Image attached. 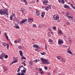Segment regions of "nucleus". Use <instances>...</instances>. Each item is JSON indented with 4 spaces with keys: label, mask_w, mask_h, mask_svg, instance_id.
<instances>
[{
    "label": "nucleus",
    "mask_w": 75,
    "mask_h": 75,
    "mask_svg": "<svg viewBox=\"0 0 75 75\" xmlns=\"http://www.w3.org/2000/svg\"><path fill=\"white\" fill-rule=\"evenodd\" d=\"M40 60L42 61V63L44 64H50L47 60H45L42 58L40 59Z\"/></svg>",
    "instance_id": "7ed1b4c3"
},
{
    "label": "nucleus",
    "mask_w": 75,
    "mask_h": 75,
    "mask_svg": "<svg viewBox=\"0 0 75 75\" xmlns=\"http://www.w3.org/2000/svg\"><path fill=\"white\" fill-rule=\"evenodd\" d=\"M44 68L45 70H47V69H48V68H47V67L46 66H45L44 67Z\"/></svg>",
    "instance_id": "ea45409f"
},
{
    "label": "nucleus",
    "mask_w": 75,
    "mask_h": 75,
    "mask_svg": "<svg viewBox=\"0 0 75 75\" xmlns=\"http://www.w3.org/2000/svg\"><path fill=\"white\" fill-rule=\"evenodd\" d=\"M60 60H61V61L62 62H65V59H64L63 58H61Z\"/></svg>",
    "instance_id": "412c9836"
},
{
    "label": "nucleus",
    "mask_w": 75,
    "mask_h": 75,
    "mask_svg": "<svg viewBox=\"0 0 75 75\" xmlns=\"http://www.w3.org/2000/svg\"><path fill=\"white\" fill-rule=\"evenodd\" d=\"M24 57H23V56H22V59H24Z\"/></svg>",
    "instance_id": "052dcab7"
},
{
    "label": "nucleus",
    "mask_w": 75,
    "mask_h": 75,
    "mask_svg": "<svg viewBox=\"0 0 75 75\" xmlns=\"http://www.w3.org/2000/svg\"><path fill=\"white\" fill-rule=\"evenodd\" d=\"M37 62V59H36L33 61L34 62Z\"/></svg>",
    "instance_id": "37998d69"
},
{
    "label": "nucleus",
    "mask_w": 75,
    "mask_h": 75,
    "mask_svg": "<svg viewBox=\"0 0 75 75\" xmlns=\"http://www.w3.org/2000/svg\"><path fill=\"white\" fill-rule=\"evenodd\" d=\"M44 1L47 4L48 3V1L47 0H45Z\"/></svg>",
    "instance_id": "bb28decb"
},
{
    "label": "nucleus",
    "mask_w": 75,
    "mask_h": 75,
    "mask_svg": "<svg viewBox=\"0 0 75 75\" xmlns=\"http://www.w3.org/2000/svg\"><path fill=\"white\" fill-rule=\"evenodd\" d=\"M59 33L60 34H61V35H62V30H59Z\"/></svg>",
    "instance_id": "7c9ffc66"
},
{
    "label": "nucleus",
    "mask_w": 75,
    "mask_h": 75,
    "mask_svg": "<svg viewBox=\"0 0 75 75\" xmlns=\"http://www.w3.org/2000/svg\"><path fill=\"white\" fill-rule=\"evenodd\" d=\"M53 29H54V30H56V27H54L53 28Z\"/></svg>",
    "instance_id": "4d7b16f0"
},
{
    "label": "nucleus",
    "mask_w": 75,
    "mask_h": 75,
    "mask_svg": "<svg viewBox=\"0 0 75 75\" xmlns=\"http://www.w3.org/2000/svg\"><path fill=\"white\" fill-rule=\"evenodd\" d=\"M58 1L59 3H63V4H64V1L63 0H58Z\"/></svg>",
    "instance_id": "a211bd4d"
},
{
    "label": "nucleus",
    "mask_w": 75,
    "mask_h": 75,
    "mask_svg": "<svg viewBox=\"0 0 75 75\" xmlns=\"http://www.w3.org/2000/svg\"><path fill=\"white\" fill-rule=\"evenodd\" d=\"M4 57V54H1V55L0 56V59H3V57Z\"/></svg>",
    "instance_id": "6ab92c4d"
},
{
    "label": "nucleus",
    "mask_w": 75,
    "mask_h": 75,
    "mask_svg": "<svg viewBox=\"0 0 75 75\" xmlns=\"http://www.w3.org/2000/svg\"><path fill=\"white\" fill-rule=\"evenodd\" d=\"M49 42H51V44H52V40L51 39H49Z\"/></svg>",
    "instance_id": "cd10ccee"
},
{
    "label": "nucleus",
    "mask_w": 75,
    "mask_h": 75,
    "mask_svg": "<svg viewBox=\"0 0 75 75\" xmlns=\"http://www.w3.org/2000/svg\"><path fill=\"white\" fill-rule=\"evenodd\" d=\"M14 19L15 21H16V22H17V23H18V19L16 17H15L14 18Z\"/></svg>",
    "instance_id": "ddd939ff"
},
{
    "label": "nucleus",
    "mask_w": 75,
    "mask_h": 75,
    "mask_svg": "<svg viewBox=\"0 0 75 75\" xmlns=\"http://www.w3.org/2000/svg\"><path fill=\"white\" fill-rule=\"evenodd\" d=\"M8 9V8L5 9H0V14L1 15H5V17H8V13L7 11Z\"/></svg>",
    "instance_id": "f257e3e1"
},
{
    "label": "nucleus",
    "mask_w": 75,
    "mask_h": 75,
    "mask_svg": "<svg viewBox=\"0 0 75 75\" xmlns=\"http://www.w3.org/2000/svg\"><path fill=\"white\" fill-rule=\"evenodd\" d=\"M69 15H70V14L69 13H67L66 15H65V16H66V17H67L68 18H71V19H72V17L69 16Z\"/></svg>",
    "instance_id": "9d476101"
},
{
    "label": "nucleus",
    "mask_w": 75,
    "mask_h": 75,
    "mask_svg": "<svg viewBox=\"0 0 75 75\" xmlns=\"http://www.w3.org/2000/svg\"><path fill=\"white\" fill-rule=\"evenodd\" d=\"M28 19H25L23 20L22 21H21L20 22V24H23L25 22H27V21Z\"/></svg>",
    "instance_id": "423d86ee"
},
{
    "label": "nucleus",
    "mask_w": 75,
    "mask_h": 75,
    "mask_svg": "<svg viewBox=\"0 0 75 75\" xmlns=\"http://www.w3.org/2000/svg\"><path fill=\"white\" fill-rule=\"evenodd\" d=\"M22 1H23L24 3H25V5H27V1L26 0H21Z\"/></svg>",
    "instance_id": "dca6fc26"
},
{
    "label": "nucleus",
    "mask_w": 75,
    "mask_h": 75,
    "mask_svg": "<svg viewBox=\"0 0 75 75\" xmlns=\"http://www.w3.org/2000/svg\"><path fill=\"white\" fill-rule=\"evenodd\" d=\"M14 24L15 25L14 26V28H16L20 29V27H19V26H18V25L16 23H15Z\"/></svg>",
    "instance_id": "1a4fd4ad"
},
{
    "label": "nucleus",
    "mask_w": 75,
    "mask_h": 75,
    "mask_svg": "<svg viewBox=\"0 0 75 75\" xmlns=\"http://www.w3.org/2000/svg\"><path fill=\"white\" fill-rule=\"evenodd\" d=\"M33 47L34 48V47H35V48H38V49H40V47L38 46V45H33Z\"/></svg>",
    "instance_id": "9b49d317"
},
{
    "label": "nucleus",
    "mask_w": 75,
    "mask_h": 75,
    "mask_svg": "<svg viewBox=\"0 0 75 75\" xmlns=\"http://www.w3.org/2000/svg\"><path fill=\"white\" fill-rule=\"evenodd\" d=\"M4 58H6H6H8V55H6L5 56H4Z\"/></svg>",
    "instance_id": "58836bf2"
},
{
    "label": "nucleus",
    "mask_w": 75,
    "mask_h": 75,
    "mask_svg": "<svg viewBox=\"0 0 75 75\" xmlns=\"http://www.w3.org/2000/svg\"><path fill=\"white\" fill-rule=\"evenodd\" d=\"M48 75H51V74L50 73H48Z\"/></svg>",
    "instance_id": "680f3d73"
},
{
    "label": "nucleus",
    "mask_w": 75,
    "mask_h": 75,
    "mask_svg": "<svg viewBox=\"0 0 75 75\" xmlns=\"http://www.w3.org/2000/svg\"><path fill=\"white\" fill-rule=\"evenodd\" d=\"M66 24L67 25H70V23L69 21L67 22Z\"/></svg>",
    "instance_id": "4be33fe9"
},
{
    "label": "nucleus",
    "mask_w": 75,
    "mask_h": 75,
    "mask_svg": "<svg viewBox=\"0 0 75 75\" xmlns=\"http://www.w3.org/2000/svg\"><path fill=\"white\" fill-rule=\"evenodd\" d=\"M39 28H41V25H39Z\"/></svg>",
    "instance_id": "de8ad7c7"
},
{
    "label": "nucleus",
    "mask_w": 75,
    "mask_h": 75,
    "mask_svg": "<svg viewBox=\"0 0 75 75\" xmlns=\"http://www.w3.org/2000/svg\"><path fill=\"white\" fill-rule=\"evenodd\" d=\"M10 18L11 20H13V16H10Z\"/></svg>",
    "instance_id": "f704fd0d"
},
{
    "label": "nucleus",
    "mask_w": 75,
    "mask_h": 75,
    "mask_svg": "<svg viewBox=\"0 0 75 75\" xmlns=\"http://www.w3.org/2000/svg\"><path fill=\"white\" fill-rule=\"evenodd\" d=\"M21 11H22L23 13H24V12H25V10L24 9V8H22L21 9Z\"/></svg>",
    "instance_id": "c756f323"
},
{
    "label": "nucleus",
    "mask_w": 75,
    "mask_h": 75,
    "mask_svg": "<svg viewBox=\"0 0 75 75\" xmlns=\"http://www.w3.org/2000/svg\"><path fill=\"white\" fill-rule=\"evenodd\" d=\"M4 35L6 38V40H8V36H7V33H4Z\"/></svg>",
    "instance_id": "f8f14e48"
},
{
    "label": "nucleus",
    "mask_w": 75,
    "mask_h": 75,
    "mask_svg": "<svg viewBox=\"0 0 75 75\" xmlns=\"http://www.w3.org/2000/svg\"><path fill=\"white\" fill-rule=\"evenodd\" d=\"M4 71H7L8 70L7 68L6 67H4Z\"/></svg>",
    "instance_id": "a878e982"
},
{
    "label": "nucleus",
    "mask_w": 75,
    "mask_h": 75,
    "mask_svg": "<svg viewBox=\"0 0 75 75\" xmlns=\"http://www.w3.org/2000/svg\"><path fill=\"white\" fill-rule=\"evenodd\" d=\"M10 45H12V43H11L10 42Z\"/></svg>",
    "instance_id": "338daca9"
},
{
    "label": "nucleus",
    "mask_w": 75,
    "mask_h": 75,
    "mask_svg": "<svg viewBox=\"0 0 75 75\" xmlns=\"http://www.w3.org/2000/svg\"><path fill=\"white\" fill-rule=\"evenodd\" d=\"M17 42H18V40H15V41H14V43H15V44H16V43H17Z\"/></svg>",
    "instance_id": "a18cd8bd"
},
{
    "label": "nucleus",
    "mask_w": 75,
    "mask_h": 75,
    "mask_svg": "<svg viewBox=\"0 0 75 75\" xmlns=\"http://www.w3.org/2000/svg\"><path fill=\"white\" fill-rule=\"evenodd\" d=\"M39 71H42V69H39Z\"/></svg>",
    "instance_id": "13d9d810"
},
{
    "label": "nucleus",
    "mask_w": 75,
    "mask_h": 75,
    "mask_svg": "<svg viewBox=\"0 0 75 75\" xmlns=\"http://www.w3.org/2000/svg\"><path fill=\"white\" fill-rule=\"evenodd\" d=\"M51 34H52V35H54V32H52Z\"/></svg>",
    "instance_id": "bf43d9fd"
},
{
    "label": "nucleus",
    "mask_w": 75,
    "mask_h": 75,
    "mask_svg": "<svg viewBox=\"0 0 75 75\" xmlns=\"http://www.w3.org/2000/svg\"><path fill=\"white\" fill-rule=\"evenodd\" d=\"M30 64V65H33V62L32 61H30L29 62Z\"/></svg>",
    "instance_id": "393cba45"
},
{
    "label": "nucleus",
    "mask_w": 75,
    "mask_h": 75,
    "mask_svg": "<svg viewBox=\"0 0 75 75\" xmlns=\"http://www.w3.org/2000/svg\"><path fill=\"white\" fill-rule=\"evenodd\" d=\"M19 52L20 53V55H21V56H23V51L21 50L19 51Z\"/></svg>",
    "instance_id": "f3484780"
},
{
    "label": "nucleus",
    "mask_w": 75,
    "mask_h": 75,
    "mask_svg": "<svg viewBox=\"0 0 75 75\" xmlns=\"http://www.w3.org/2000/svg\"><path fill=\"white\" fill-rule=\"evenodd\" d=\"M40 74H43V72L42 71H40Z\"/></svg>",
    "instance_id": "603ef678"
},
{
    "label": "nucleus",
    "mask_w": 75,
    "mask_h": 75,
    "mask_svg": "<svg viewBox=\"0 0 75 75\" xmlns=\"http://www.w3.org/2000/svg\"><path fill=\"white\" fill-rule=\"evenodd\" d=\"M24 66H25V65H26V64H25V63H24Z\"/></svg>",
    "instance_id": "e2e57ef3"
},
{
    "label": "nucleus",
    "mask_w": 75,
    "mask_h": 75,
    "mask_svg": "<svg viewBox=\"0 0 75 75\" xmlns=\"http://www.w3.org/2000/svg\"><path fill=\"white\" fill-rule=\"evenodd\" d=\"M43 4L44 5H45V6H46V5H47V4L44 1L43 2Z\"/></svg>",
    "instance_id": "79ce46f5"
},
{
    "label": "nucleus",
    "mask_w": 75,
    "mask_h": 75,
    "mask_svg": "<svg viewBox=\"0 0 75 75\" xmlns=\"http://www.w3.org/2000/svg\"><path fill=\"white\" fill-rule=\"evenodd\" d=\"M67 53H68V54H71V55H72L73 54L72 53V52H71V50L69 51V52H67Z\"/></svg>",
    "instance_id": "b1692460"
},
{
    "label": "nucleus",
    "mask_w": 75,
    "mask_h": 75,
    "mask_svg": "<svg viewBox=\"0 0 75 75\" xmlns=\"http://www.w3.org/2000/svg\"><path fill=\"white\" fill-rule=\"evenodd\" d=\"M57 58L59 60H61V57H60V56H58V57L57 56Z\"/></svg>",
    "instance_id": "5701e85b"
},
{
    "label": "nucleus",
    "mask_w": 75,
    "mask_h": 75,
    "mask_svg": "<svg viewBox=\"0 0 75 75\" xmlns=\"http://www.w3.org/2000/svg\"><path fill=\"white\" fill-rule=\"evenodd\" d=\"M56 72H57V71H56V70H54L53 71V73H56Z\"/></svg>",
    "instance_id": "5fc2aeb1"
},
{
    "label": "nucleus",
    "mask_w": 75,
    "mask_h": 75,
    "mask_svg": "<svg viewBox=\"0 0 75 75\" xmlns=\"http://www.w3.org/2000/svg\"><path fill=\"white\" fill-rule=\"evenodd\" d=\"M33 4H34L35 3V1H33L32 2Z\"/></svg>",
    "instance_id": "6e6d98bb"
},
{
    "label": "nucleus",
    "mask_w": 75,
    "mask_h": 75,
    "mask_svg": "<svg viewBox=\"0 0 75 75\" xmlns=\"http://www.w3.org/2000/svg\"><path fill=\"white\" fill-rule=\"evenodd\" d=\"M38 12L39 14H40V13H39V11H38V10H37V9H36L35 14L37 15L38 16H40V15L39 14H38Z\"/></svg>",
    "instance_id": "2eb2a0df"
},
{
    "label": "nucleus",
    "mask_w": 75,
    "mask_h": 75,
    "mask_svg": "<svg viewBox=\"0 0 75 75\" xmlns=\"http://www.w3.org/2000/svg\"><path fill=\"white\" fill-rule=\"evenodd\" d=\"M23 59H26V58H25V57H24Z\"/></svg>",
    "instance_id": "0e129e2a"
},
{
    "label": "nucleus",
    "mask_w": 75,
    "mask_h": 75,
    "mask_svg": "<svg viewBox=\"0 0 75 75\" xmlns=\"http://www.w3.org/2000/svg\"><path fill=\"white\" fill-rule=\"evenodd\" d=\"M40 61V59H38V60L37 61V62H39Z\"/></svg>",
    "instance_id": "69168bd1"
},
{
    "label": "nucleus",
    "mask_w": 75,
    "mask_h": 75,
    "mask_svg": "<svg viewBox=\"0 0 75 75\" xmlns=\"http://www.w3.org/2000/svg\"><path fill=\"white\" fill-rule=\"evenodd\" d=\"M20 68L18 69V70L17 71L18 72L20 71Z\"/></svg>",
    "instance_id": "864d4df0"
},
{
    "label": "nucleus",
    "mask_w": 75,
    "mask_h": 75,
    "mask_svg": "<svg viewBox=\"0 0 75 75\" xmlns=\"http://www.w3.org/2000/svg\"><path fill=\"white\" fill-rule=\"evenodd\" d=\"M18 62V60L17 59L14 60L12 63H11V64H13V63H16V62Z\"/></svg>",
    "instance_id": "4468645a"
},
{
    "label": "nucleus",
    "mask_w": 75,
    "mask_h": 75,
    "mask_svg": "<svg viewBox=\"0 0 75 75\" xmlns=\"http://www.w3.org/2000/svg\"><path fill=\"white\" fill-rule=\"evenodd\" d=\"M23 47H22L21 46H19L18 47V49L19 50H21V49H23Z\"/></svg>",
    "instance_id": "aec40b11"
},
{
    "label": "nucleus",
    "mask_w": 75,
    "mask_h": 75,
    "mask_svg": "<svg viewBox=\"0 0 75 75\" xmlns=\"http://www.w3.org/2000/svg\"><path fill=\"white\" fill-rule=\"evenodd\" d=\"M23 69H24L23 70H21V74L20 72H18V73L17 75H25V74L24 73H25V72H26L27 69L25 68V67H23Z\"/></svg>",
    "instance_id": "f03ea898"
},
{
    "label": "nucleus",
    "mask_w": 75,
    "mask_h": 75,
    "mask_svg": "<svg viewBox=\"0 0 75 75\" xmlns=\"http://www.w3.org/2000/svg\"><path fill=\"white\" fill-rule=\"evenodd\" d=\"M44 15H43V14H42V15H41V16H42V18H43V17H44Z\"/></svg>",
    "instance_id": "8fccbe9b"
},
{
    "label": "nucleus",
    "mask_w": 75,
    "mask_h": 75,
    "mask_svg": "<svg viewBox=\"0 0 75 75\" xmlns=\"http://www.w3.org/2000/svg\"><path fill=\"white\" fill-rule=\"evenodd\" d=\"M42 14L45 15V12H42Z\"/></svg>",
    "instance_id": "3c124183"
},
{
    "label": "nucleus",
    "mask_w": 75,
    "mask_h": 75,
    "mask_svg": "<svg viewBox=\"0 0 75 75\" xmlns=\"http://www.w3.org/2000/svg\"><path fill=\"white\" fill-rule=\"evenodd\" d=\"M47 35L48 36H49V37H51V34L50 33H48Z\"/></svg>",
    "instance_id": "c9c22d12"
},
{
    "label": "nucleus",
    "mask_w": 75,
    "mask_h": 75,
    "mask_svg": "<svg viewBox=\"0 0 75 75\" xmlns=\"http://www.w3.org/2000/svg\"><path fill=\"white\" fill-rule=\"evenodd\" d=\"M33 27H36V25L34 24H33Z\"/></svg>",
    "instance_id": "c03bdc74"
},
{
    "label": "nucleus",
    "mask_w": 75,
    "mask_h": 75,
    "mask_svg": "<svg viewBox=\"0 0 75 75\" xmlns=\"http://www.w3.org/2000/svg\"><path fill=\"white\" fill-rule=\"evenodd\" d=\"M47 45L45 44V50H47Z\"/></svg>",
    "instance_id": "a19ab883"
},
{
    "label": "nucleus",
    "mask_w": 75,
    "mask_h": 75,
    "mask_svg": "<svg viewBox=\"0 0 75 75\" xmlns=\"http://www.w3.org/2000/svg\"><path fill=\"white\" fill-rule=\"evenodd\" d=\"M53 18L56 20H59V17L54 15L53 16Z\"/></svg>",
    "instance_id": "6e6552de"
},
{
    "label": "nucleus",
    "mask_w": 75,
    "mask_h": 75,
    "mask_svg": "<svg viewBox=\"0 0 75 75\" xmlns=\"http://www.w3.org/2000/svg\"><path fill=\"white\" fill-rule=\"evenodd\" d=\"M48 30L49 31H51V29L50 28H49L48 29Z\"/></svg>",
    "instance_id": "09e8293b"
},
{
    "label": "nucleus",
    "mask_w": 75,
    "mask_h": 75,
    "mask_svg": "<svg viewBox=\"0 0 75 75\" xmlns=\"http://www.w3.org/2000/svg\"><path fill=\"white\" fill-rule=\"evenodd\" d=\"M64 8H68L69 6H68L66 5H65L64 6Z\"/></svg>",
    "instance_id": "473e14b6"
},
{
    "label": "nucleus",
    "mask_w": 75,
    "mask_h": 75,
    "mask_svg": "<svg viewBox=\"0 0 75 75\" xmlns=\"http://www.w3.org/2000/svg\"><path fill=\"white\" fill-rule=\"evenodd\" d=\"M6 45H7V48L8 49V48H9V45H8V44H7Z\"/></svg>",
    "instance_id": "4c0bfd02"
},
{
    "label": "nucleus",
    "mask_w": 75,
    "mask_h": 75,
    "mask_svg": "<svg viewBox=\"0 0 75 75\" xmlns=\"http://www.w3.org/2000/svg\"><path fill=\"white\" fill-rule=\"evenodd\" d=\"M40 54H42V55H45V52H43V53H41L40 52Z\"/></svg>",
    "instance_id": "72a5a7b5"
},
{
    "label": "nucleus",
    "mask_w": 75,
    "mask_h": 75,
    "mask_svg": "<svg viewBox=\"0 0 75 75\" xmlns=\"http://www.w3.org/2000/svg\"><path fill=\"white\" fill-rule=\"evenodd\" d=\"M33 41H35V39H33Z\"/></svg>",
    "instance_id": "774afa93"
},
{
    "label": "nucleus",
    "mask_w": 75,
    "mask_h": 75,
    "mask_svg": "<svg viewBox=\"0 0 75 75\" xmlns=\"http://www.w3.org/2000/svg\"><path fill=\"white\" fill-rule=\"evenodd\" d=\"M45 9L46 11H48V9H50L51 10V6L50 5H49L48 6H47L46 8H45Z\"/></svg>",
    "instance_id": "39448f33"
},
{
    "label": "nucleus",
    "mask_w": 75,
    "mask_h": 75,
    "mask_svg": "<svg viewBox=\"0 0 75 75\" xmlns=\"http://www.w3.org/2000/svg\"><path fill=\"white\" fill-rule=\"evenodd\" d=\"M69 50V48L68 49H67V52H68L69 51H70Z\"/></svg>",
    "instance_id": "49530a36"
},
{
    "label": "nucleus",
    "mask_w": 75,
    "mask_h": 75,
    "mask_svg": "<svg viewBox=\"0 0 75 75\" xmlns=\"http://www.w3.org/2000/svg\"><path fill=\"white\" fill-rule=\"evenodd\" d=\"M63 43L64 41H63L61 39L58 40V44H59V45H62V44H63Z\"/></svg>",
    "instance_id": "20e7f679"
},
{
    "label": "nucleus",
    "mask_w": 75,
    "mask_h": 75,
    "mask_svg": "<svg viewBox=\"0 0 75 75\" xmlns=\"http://www.w3.org/2000/svg\"><path fill=\"white\" fill-rule=\"evenodd\" d=\"M15 13H14H14H13V12L12 13V16H13V17H16V15H15Z\"/></svg>",
    "instance_id": "c85d7f7f"
},
{
    "label": "nucleus",
    "mask_w": 75,
    "mask_h": 75,
    "mask_svg": "<svg viewBox=\"0 0 75 75\" xmlns=\"http://www.w3.org/2000/svg\"><path fill=\"white\" fill-rule=\"evenodd\" d=\"M18 41L19 43H20L21 41V39H19V40H18Z\"/></svg>",
    "instance_id": "e433bc0d"
},
{
    "label": "nucleus",
    "mask_w": 75,
    "mask_h": 75,
    "mask_svg": "<svg viewBox=\"0 0 75 75\" xmlns=\"http://www.w3.org/2000/svg\"><path fill=\"white\" fill-rule=\"evenodd\" d=\"M7 44V43H3V45H4V47H6V45H7V44Z\"/></svg>",
    "instance_id": "2f4dec72"
},
{
    "label": "nucleus",
    "mask_w": 75,
    "mask_h": 75,
    "mask_svg": "<svg viewBox=\"0 0 75 75\" xmlns=\"http://www.w3.org/2000/svg\"><path fill=\"white\" fill-rule=\"evenodd\" d=\"M28 22L29 24H31L33 21V19L32 18H28Z\"/></svg>",
    "instance_id": "0eeeda50"
}]
</instances>
